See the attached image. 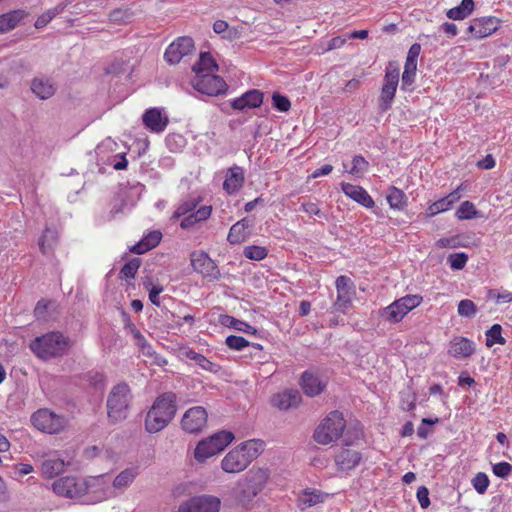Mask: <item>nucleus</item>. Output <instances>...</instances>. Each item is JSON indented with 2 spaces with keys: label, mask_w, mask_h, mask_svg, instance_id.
I'll return each instance as SVG.
<instances>
[{
  "label": "nucleus",
  "mask_w": 512,
  "mask_h": 512,
  "mask_svg": "<svg viewBox=\"0 0 512 512\" xmlns=\"http://www.w3.org/2000/svg\"><path fill=\"white\" fill-rule=\"evenodd\" d=\"M264 451V442L260 439L245 441L230 450L221 461L226 473H240Z\"/></svg>",
  "instance_id": "f257e3e1"
},
{
  "label": "nucleus",
  "mask_w": 512,
  "mask_h": 512,
  "mask_svg": "<svg viewBox=\"0 0 512 512\" xmlns=\"http://www.w3.org/2000/svg\"><path fill=\"white\" fill-rule=\"evenodd\" d=\"M177 396L173 392H165L158 396L147 412L145 429L149 433H157L164 429L174 418Z\"/></svg>",
  "instance_id": "f03ea898"
},
{
  "label": "nucleus",
  "mask_w": 512,
  "mask_h": 512,
  "mask_svg": "<svg viewBox=\"0 0 512 512\" xmlns=\"http://www.w3.org/2000/svg\"><path fill=\"white\" fill-rule=\"evenodd\" d=\"M73 341L60 332H49L29 344L31 351L42 360H49L68 353Z\"/></svg>",
  "instance_id": "7ed1b4c3"
},
{
  "label": "nucleus",
  "mask_w": 512,
  "mask_h": 512,
  "mask_svg": "<svg viewBox=\"0 0 512 512\" xmlns=\"http://www.w3.org/2000/svg\"><path fill=\"white\" fill-rule=\"evenodd\" d=\"M132 402V393L128 384L121 382L113 386L107 396V415L112 423H118L128 417Z\"/></svg>",
  "instance_id": "20e7f679"
},
{
  "label": "nucleus",
  "mask_w": 512,
  "mask_h": 512,
  "mask_svg": "<svg viewBox=\"0 0 512 512\" xmlns=\"http://www.w3.org/2000/svg\"><path fill=\"white\" fill-rule=\"evenodd\" d=\"M346 427L343 414L337 410L331 411L316 427L313 439L320 445H328L341 438Z\"/></svg>",
  "instance_id": "39448f33"
},
{
  "label": "nucleus",
  "mask_w": 512,
  "mask_h": 512,
  "mask_svg": "<svg viewBox=\"0 0 512 512\" xmlns=\"http://www.w3.org/2000/svg\"><path fill=\"white\" fill-rule=\"evenodd\" d=\"M267 479L268 473L265 469H251L247 473L245 479L238 483V489L236 492L237 500L243 506L250 504L253 499L262 491Z\"/></svg>",
  "instance_id": "423d86ee"
},
{
  "label": "nucleus",
  "mask_w": 512,
  "mask_h": 512,
  "mask_svg": "<svg viewBox=\"0 0 512 512\" xmlns=\"http://www.w3.org/2000/svg\"><path fill=\"white\" fill-rule=\"evenodd\" d=\"M103 476L83 480L74 476L61 477L52 484L53 491L62 497L79 498L87 493L96 483H100Z\"/></svg>",
  "instance_id": "0eeeda50"
},
{
  "label": "nucleus",
  "mask_w": 512,
  "mask_h": 512,
  "mask_svg": "<svg viewBox=\"0 0 512 512\" xmlns=\"http://www.w3.org/2000/svg\"><path fill=\"white\" fill-rule=\"evenodd\" d=\"M199 202L200 200L196 198L183 201L177 206L172 214L171 219L178 221L183 217L181 224H198L200 222L206 221L212 213V206L202 205L197 208Z\"/></svg>",
  "instance_id": "6e6552de"
},
{
  "label": "nucleus",
  "mask_w": 512,
  "mask_h": 512,
  "mask_svg": "<svg viewBox=\"0 0 512 512\" xmlns=\"http://www.w3.org/2000/svg\"><path fill=\"white\" fill-rule=\"evenodd\" d=\"M234 439V434L229 431H219L212 436L200 441L194 451V457L198 462L223 451Z\"/></svg>",
  "instance_id": "1a4fd4ad"
},
{
  "label": "nucleus",
  "mask_w": 512,
  "mask_h": 512,
  "mask_svg": "<svg viewBox=\"0 0 512 512\" xmlns=\"http://www.w3.org/2000/svg\"><path fill=\"white\" fill-rule=\"evenodd\" d=\"M400 69L397 62L390 61L385 68L384 82L379 96V109L381 112L388 111L394 101L398 83Z\"/></svg>",
  "instance_id": "9d476101"
},
{
  "label": "nucleus",
  "mask_w": 512,
  "mask_h": 512,
  "mask_svg": "<svg viewBox=\"0 0 512 512\" xmlns=\"http://www.w3.org/2000/svg\"><path fill=\"white\" fill-rule=\"evenodd\" d=\"M33 426L48 434H58L68 425V419L64 415L57 414L47 408L39 409L31 416Z\"/></svg>",
  "instance_id": "9b49d317"
},
{
  "label": "nucleus",
  "mask_w": 512,
  "mask_h": 512,
  "mask_svg": "<svg viewBox=\"0 0 512 512\" xmlns=\"http://www.w3.org/2000/svg\"><path fill=\"white\" fill-rule=\"evenodd\" d=\"M337 297L331 306L332 313L346 314L352 308V299L355 295L353 281L344 275L339 276L335 281Z\"/></svg>",
  "instance_id": "f8f14e48"
},
{
  "label": "nucleus",
  "mask_w": 512,
  "mask_h": 512,
  "mask_svg": "<svg viewBox=\"0 0 512 512\" xmlns=\"http://www.w3.org/2000/svg\"><path fill=\"white\" fill-rule=\"evenodd\" d=\"M191 84L196 91L208 96L224 94L228 89L224 79L212 73L195 75Z\"/></svg>",
  "instance_id": "ddd939ff"
},
{
  "label": "nucleus",
  "mask_w": 512,
  "mask_h": 512,
  "mask_svg": "<svg viewBox=\"0 0 512 512\" xmlns=\"http://www.w3.org/2000/svg\"><path fill=\"white\" fill-rule=\"evenodd\" d=\"M190 262L193 270L209 281H216L221 276L216 263L204 251H193L190 254Z\"/></svg>",
  "instance_id": "4468645a"
},
{
  "label": "nucleus",
  "mask_w": 512,
  "mask_h": 512,
  "mask_svg": "<svg viewBox=\"0 0 512 512\" xmlns=\"http://www.w3.org/2000/svg\"><path fill=\"white\" fill-rule=\"evenodd\" d=\"M500 27V20L494 16L475 18L467 27V40L482 39L492 35Z\"/></svg>",
  "instance_id": "2eb2a0df"
},
{
  "label": "nucleus",
  "mask_w": 512,
  "mask_h": 512,
  "mask_svg": "<svg viewBox=\"0 0 512 512\" xmlns=\"http://www.w3.org/2000/svg\"><path fill=\"white\" fill-rule=\"evenodd\" d=\"M194 50L193 39L189 36H181L166 48L164 59L169 64H178L184 57L192 54Z\"/></svg>",
  "instance_id": "dca6fc26"
},
{
  "label": "nucleus",
  "mask_w": 512,
  "mask_h": 512,
  "mask_svg": "<svg viewBox=\"0 0 512 512\" xmlns=\"http://www.w3.org/2000/svg\"><path fill=\"white\" fill-rule=\"evenodd\" d=\"M220 501L212 496L194 497L182 503L178 512H218Z\"/></svg>",
  "instance_id": "f3484780"
},
{
  "label": "nucleus",
  "mask_w": 512,
  "mask_h": 512,
  "mask_svg": "<svg viewBox=\"0 0 512 512\" xmlns=\"http://www.w3.org/2000/svg\"><path fill=\"white\" fill-rule=\"evenodd\" d=\"M207 423L205 408L196 406L188 409L181 420L182 428L189 433L199 432Z\"/></svg>",
  "instance_id": "a211bd4d"
},
{
  "label": "nucleus",
  "mask_w": 512,
  "mask_h": 512,
  "mask_svg": "<svg viewBox=\"0 0 512 512\" xmlns=\"http://www.w3.org/2000/svg\"><path fill=\"white\" fill-rule=\"evenodd\" d=\"M142 121L145 127L154 133L163 132L169 123L168 117L163 115L159 108L147 109L142 116Z\"/></svg>",
  "instance_id": "6ab92c4d"
},
{
  "label": "nucleus",
  "mask_w": 512,
  "mask_h": 512,
  "mask_svg": "<svg viewBox=\"0 0 512 512\" xmlns=\"http://www.w3.org/2000/svg\"><path fill=\"white\" fill-rule=\"evenodd\" d=\"M245 175L242 167L234 165L227 169L223 189L230 195L237 193L244 184Z\"/></svg>",
  "instance_id": "aec40b11"
},
{
  "label": "nucleus",
  "mask_w": 512,
  "mask_h": 512,
  "mask_svg": "<svg viewBox=\"0 0 512 512\" xmlns=\"http://www.w3.org/2000/svg\"><path fill=\"white\" fill-rule=\"evenodd\" d=\"M300 385L303 392L309 397H315L321 394L326 387V383L312 371L303 372Z\"/></svg>",
  "instance_id": "412c9836"
},
{
  "label": "nucleus",
  "mask_w": 512,
  "mask_h": 512,
  "mask_svg": "<svg viewBox=\"0 0 512 512\" xmlns=\"http://www.w3.org/2000/svg\"><path fill=\"white\" fill-rule=\"evenodd\" d=\"M263 103V93L253 89L244 93L242 96L234 99L231 106L235 110H245L260 107Z\"/></svg>",
  "instance_id": "4be33fe9"
},
{
  "label": "nucleus",
  "mask_w": 512,
  "mask_h": 512,
  "mask_svg": "<svg viewBox=\"0 0 512 512\" xmlns=\"http://www.w3.org/2000/svg\"><path fill=\"white\" fill-rule=\"evenodd\" d=\"M302 400L301 394L298 390L290 389L273 396V406L281 409L288 410L297 407Z\"/></svg>",
  "instance_id": "5701e85b"
},
{
  "label": "nucleus",
  "mask_w": 512,
  "mask_h": 512,
  "mask_svg": "<svg viewBox=\"0 0 512 512\" xmlns=\"http://www.w3.org/2000/svg\"><path fill=\"white\" fill-rule=\"evenodd\" d=\"M341 189L346 196L350 197L364 207L371 208L374 206L372 197L363 187L350 183H342Z\"/></svg>",
  "instance_id": "b1692460"
},
{
  "label": "nucleus",
  "mask_w": 512,
  "mask_h": 512,
  "mask_svg": "<svg viewBox=\"0 0 512 512\" xmlns=\"http://www.w3.org/2000/svg\"><path fill=\"white\" fill-rule=\"evenodd\" d=\"M475 351L474 344L471 340L465 337H455L451 342L448 349L449 355L454 358H468Z\"/></svg>",
  "instance_id": "393cba45"
},
{
  "label": "nucleus",
  "mask_w": 512,
  "mask_h": 512,
  "mask_svg": "<svg viewBox=\"0 0 512 512\" xmlns=\"http://www.w3.org/2000/svg\"><path fill=\"white\" fill-rule=\"evenodd\" d=\"M459 188L452 191L447 196L433 202L426 209L427 216H434L441 212L449 210L460 199Z\"/></svg>",
  "instance_id": "a878e982"
},
{
  "label": "nucleus",
  "mask_w": 512,
  "mask_h": 512,
  "mask_svg": "<svg viewBox=\"0 0 512 512\" xmlns=\"http://www.w3.org/2000/svg\"><path fill=\"white\" fill-rule=\"evenodd\" d=\"M361 460V454L352 449H342L335 457L337 467L342 471L354 469Z\"/></svg>",
  "instance_id": "bb28decb"
},
{
  "label": "nucleus",
  "mask_w": 512,
  "mask_h": 512,
  "mask_svg": "<svg viewBox=\"0 0 512 512\" xmlns=\"http://www.w3.org/2000/svg\"><path fill=\"white\" fill-rule=\"evenodd\" d=\"M162 239V233L159 230H153L144 236L139 242L130 247V252L135 254H144L155 248Z\"/></svg>",
  "instance_id": "cd10ccee"
},
{
  "label": "nucleus",
  "mask_w": 512,
  "mask_h": 512,
  "mask_svg": "<svg viewBox=\"0 0 512 512\" xmlns=\"http://www.w3.org/2000/svg\"><path fill=\"white\" fill-rule=\"evenodd\" d=\"M66 463L63 459L53 456L42 461L41 473L45 478H53L65 469Z\"/></svg>",
  "instance_id": "c85d7f7f"
},
{
  "label": "nucleus",
  "mask_w": 512,
  "mask_h": 512,
  "mask_svg": "<svg viewBox=\"0 0 512 512\" xmlns=\"http://www.w3.org/2000/svg\"><path fill=\"white\" fill-rule=\"evenodd\" d=\"M195 75L212 73L218 70L215 59L209 52H201L199 60L192 66Z\"/></svg>",
  "instance_id": "c756f323"
},
{
  "label": "nucleus",
  "mask_w": 512,
  "mask_h": 512,
  "mask_svg": "<svg viewBox=\"0 0 512 512\" xmlns=\"http://www.w3.org/2000/svg\"><path fill=\"white\" fill-rule=\"evenodd\" d=\"M402 307L400 300L397 299L392 304L382 309L380 316L391 323H398L408 314V311L404 308L402 309Z\"/></svg>",
  "instance_id": "7c9ffc66"
},
{
  "label": "nucleus",
  "mask_w": 512,
  "mask_h": 512,
  "mask_svg": "<svg viewBox=\"0 0 512 512\" xmlns=\"http://www.w3.org/2000/svg\"><path fill=\"white\" fill-rule=\"evenodd\" d=\"M32 92L40 99H48L55 93V87L49 79L35 78L31 84Z\"/></svg>",
  "instance_id": "2f4dec72"
},
{
  "label": "nucleus",
  "mask_w": 512,
  "mask_h": 512,
  "mask_svg": "<svg viewBox=\"0 0 512 512\" xmlns=\"http://www.w3.org/2000/svg\"><path fill=\"white\" fill-rule=\"evenodd\" d=\"M23 10H13L0 15V34L14 29L24 18Z\"/></svg>",
  "instance_id": "473e14b6"
},
{
  "label": "nucleus",
  "mask_w": 512,
  "mask_h": 512,
  "mask_svg": "<svg viewBox=\"0 0 512 512\" xmlns=\"http://www.w3.org/2000/svg\"><path fill=\"white\" fill-rule=\"evenodd\" d=\"M328 494L322 493L318 490H305L298 498V506L301 509L315 506L324 502Z\"/></svg>",
  "instance_id": "72a5a7b5"
},
{
  "label": "nucleus",
  "mask_w": 512,
  "mask_h": 512,
  "mask_svg": "<svg viewBox=\"0 0 512 512\" xmlns=\"http://www.w3.org/2000/svg\"><path fill=\"white\" fill-rule=\"evenodd\" d=\"M474 10L473 0H462L460 5L449 9L446 16L452 20H463L467 18Z\"/></svg>",
  "instance_id": "f704fd0d"
},
{
  "label": "nucleus",
  "mask_w": 512,
  "mask_h": 512,
  "mask_svg": "<svg viewBox=\"0 0 512 512\" xmlns=\"http://www.w3.org/2000/svg\"><path fill=\"white\" fill-rule=\"evenodd\" d=\"M220 322L222 325H224L226 327H230V328H233L235 330H238V331H241V332H244L247 334L254 335L257 332L255 327L251 326L250 324H248L244 321H241L232 316H229V315H222L220 318Z\"/></svg>",
  "instance_id": "c9c22d12"
},
{
  "label": "nucleus",
  "mask_w": 512,
  "mask_h": 512,
  "mask_svg": "<svg viewBox=\"0 0 512 512\" xmlns=\"http://www.w3.org/2000/svg\"><path fill=\"white\" fill-rule=\"evenodd\" d=\"M386 198L392 209L402 210L407 204L405 193L395 186L389 188Z\"/></svg>",
  "instance_id": "e433bc0d"
},
{
  "label": "nucleus",
  "mask_w": 512,
  "mask_h": 512,
  "mask_svg": "<svg viewBox=\"0 0 512 512\" xmlns=\"http://www.w3.org/2000/svg\"><path fill=\"white\" fill-rule=\"evenodd\" d=\"M185 356L190 360H194L196 364H198L202 369L206 371L212 373H217L219 371V366L217 364L211 362L204 355L199 354L193 350H187L185 352Z\"/></svg>",
  "instance_id": "4c0bfd02"
},
{
  "label": "nucleus",
  "mask_w": 512,
  "mask_h": 512,
  "mask_svg": "<svg viewBox=\"0 0 512 512\" xmlns=\"http://www.w3.org/2000/svg\"><path fill=\"white\" fill-rule=\"evenodd\" d=\"M129 329L133 336V339L135 340V344L137 345L139 350L142 352V354L144 356L152 357L154 353H153L151 345L147 342L146 338L135 327V325L130 324Z\"/></svg>",
  "instance_id": "58836bf2"
},
{
  "label": "nucleus",
  "mask_w": 512,
  "mask_h": 512,
  "mask_svg": "<svg viewBox=\"0 0 512 512\" xmlns=\"http://www.w3.org/2000/svg\"><path fill=\"white\" fill-rule=\"evenodd\" d=\"M57 234L56 231L47 227L41 238L39 239V247L43 254L47 255L53 250V246L56 243Z\"/></svg>",
  "instance_id": "ea45409f"
},
{
  "label": "nucleus",
  "mask_w": 512,
  "mask_h": 512,
  "mask_svg": "<svg viewBox=\"0 0 512 512\" xmlns=\"http://www.w3.org/2000/svg\"><path fill=\"white\" fill-rule=\"evenodd\" d=\"M506 340L502 337V327L499 324H494L486 331V346L492 347L494 344L504 345Z\"/></svg>",
  "instance_id": "a19ab883"
},
{
  "label": "nucleus",
  "mask_w": 512,
  "mask_h": 512,
  "mask_svg": "<svg viewBox=\"0 0 512 512\" xmlns=\"http://www.w3.org/2000/svg\"><path fill=\"white\" fill-rule=\"evenodd\" d=\"M456 216L459 220H470L477 218L479 216V211L472 202L464 201L457 209Z\"/></svg>",
  "instance_id": "79ce46f5"
},
{
  "label": "nucleus",
  "mask_w": 512,
  "mask_h": 512,
  "mask_svg": "<svg viewBox=\"0 0 512 512\" xmlns=\"http://www.w3.org/2000/svg\"><path fill=\"white\" fill-rule=\"evenodd\" d=\"M248 228L249 226H231L227 240L231 244H240L246 241L250 234Z\"/></svg>",
  "instance_id": "37998d69"
},
{
  "label": "nucleus",
  "mask_w": 512,
  "mask_h": 512,
  "mask_svg": "<svg viewBox=\"0 0 512 512\" xmlns=\"http://www.w3.org/2000/svg\"><path fill=\"white\" fill-rule=\"evenodd\" d=\"M136 473L132 469H126L120 472L113 481V487L123 489L129 486L135 479Z\"/></svg>",
  "instance_id": "c03bdc74"
},
{
  "label": "nucleus",
  "mask_w": 512,
  "mask_h": 512,
  "mask_svg": "<svg viewBox=\"0 0 512 512\" xmlns=\"http://www.w3.org/2000/svg\"><path fill=\"white\" fill-rule=\"evenodd\" d=\"M417 64L405 62L402 74V89L410 87L415 80Z\"/></svg>",
  "instance_id": "a18cd8bd"
},
{
  "label": "nucleus",
  "mask_w": 512,
  "mask_h": 512,
  "mask_svg": "<svg viewBox=\"0 0 512 512\" xmlns=\"http://www.w3.org/2000/svg\"><path fill=\"white\" fill-rule=\"evenodd\" d=\"M369 168V162L361 155H356L352 160V166L348 173L354 176H360Z\"/></svg>",
  "instance_id": "49530a36"
},
{
  "label": "nucleus",
  "mask_w": 512,
  "mask_h": 512,
  "mask_svg": "<svg viewBox=\"0 0 512 512\" xmlns=\"http://www.w3.org/2000/svg\"><path fill=\"white\" fill-rule=\"evenodd\" d=\"M140 265L141 260L139 258H133L122 267L120 274L125 279H133L135 278Z\"/></svg>",
  "instance_id": "de8ad7c7"
},
{
  "label": "nucleus",
  "mask_w": 512,
  "mask_h": 512,
  "mask_svg": "<svg viewBox=\"0 0 512 512\" xmlns=\"http://www.w3.org/2000/svg\"><path fill=\"white\" fill-rule=\"evenodd\" d=\"M487 298L489 300H494L496 304H503V303H511L512 302V292L503 290L501 292L490 289L487 294Z\"/></svg>",
  "instance_id": "09e8293b"
},
{
  "label": "nucleus",
  "mask_w": 512,
  "mask_h": 512,
  "mask_svg": "<svg viewBox=\"0 0 512 512\" xmlns=\"http://www.w3.org/2000/svg\"><path fill=\"white\" fill-rule=\"evenodd\" d=\"M468 261V255L464 252L453 253L448 257V262L453 270H461Z\"/></svg>",
  "instance_id": "8fccbe9b"
},
{
  "label": "nucleus",
  "mask_w": 512,
  "mask_h": 512,
  "mask_svg": "<svg viewBox=\"0 0 512 512\" xmlns=\"http://www.w3.org/2000/svg\"><path fill=\"white\" fill-rule=\"evenodd\" d=\"M477 312L476 305L472 300L464 299L458 304V314L462 317H473Z\"/></svg>",
  "instance_id": "3c124183"
},
{
  "label": "nucleus",
  "mask_w": 512,
  "mask_h": 512,
  "mask_svg": "<svg viewBox=\"0 0 512 512\" xmlns=\"http://www.w3.org/2000/svg\"><path fill=\"white\" fill-rule=\"evenodd\" d=\"M244 255L248 259L260 261L267 256V250L260 246H248L244 249Z\"/></svg>",
  "instance_id": "603ef678"
},
{
  "label": "nucleus",
  "mask_w": 512,
  "mask_h": 512,
  "mask_svg": "<svg viewBox=\"0 0 512 512\" xmlns=\"http://www.w3.org/2000/svg\"><path fill=\"white\" fill-rule=\"evenodd\" d=\"M272 103L274 108L281 112H287L291 108V102L289 98L279 93H273Z\"/></svg>",
  "instance_id": "864d4df0"
},
{
  "label": "nucleus",
  "mask_w": 512,
  "mask_h": 512,
  "mask_svg": "<svg viewBox=\"0 0 512 512\" xmlns=\"http://www.w3.org/2000/svg\"><path fill=\"white\" fill-rule=\"evenodd\" d=\"M472 484H473L474 489L479 494H484L489 486L488 476L483 472H479L473 478Z\"/></svg>",
  "instance_id": "5fc2aeb1"
},
{
  "label": "nucleus",
  "mask_w": 512,
  "mask_h": 512,
  "mask_svg": "<svg viewBox=\"0 0 512 512\" xmlns=\"http://www.w3.org/2000/svg\"><path fill=\"white\" fill-rule=\"evenodd\" d=\"M225 343L230 349L236 351H240L250 344L245 338L236 335L228 336L225 340Z\"/></svg>",
  "instance_id": "6e6d98bb"
},
{
  "label": "nucleus",
  "mask_w": 512,
  "mask_h": 512,
  "mask_svg": "<svg viewBox=\"0 0 512 512\" xmlns=\"http://www.w3.org/2000/svg\"><path fill=\"white\" fill-rule=\"evenodd\" d=\"M131 16L129 9H115L109 14V19L114 23L122 24L128 22Z\"/></svg>",
  "instance_id": "4d7b16f0"
},
{
  "label": "nucleus",
  "mask_w": 512,
  "mask_h": 512,
  "mask_svg": "<svg viewBox=\"0 0 512 512\" xmlns=\"http://www.w3.org/2000/svg\"><path fill=\"white\" fill-rule=\"evenodd\" d=\"M61 9L59 8H53L49 9L46 12H44L42 15H40L36 21H35V27L37 29H41L45 27L59 12Z\"/></svg>",
  "instance_id": "13d9d810"
},
{
  "label": "nucleus",
  "mask_w": 512,
  "mask_h": 512,
  "mask_svg": "<svg viewBox=\"0 0 512 512\" xmlns=\"http://www.w3.org/2000/svg\"><path fill=\"white\" fill-rule=\"evenodd\" d=\"M399 300L400 304L403 306L402 309L404 308L409 313L411 310L420 305L422 297L419 295H406L401 297Z\"/></svg>",
  "instance_id": "bf43d9fd"
},
{
  "label": "nucleus",
  "mask_w": 512,
  "mask_h": 512,
  "mask_svg": "<svg viewBox=\"0 0 512 512\" xmlns=\"http://www.w3.org/2000/svg\"><path fill=\"white\" fill-rule=\"evenodd\" d=\"M492 471L499 478H507L512 472V465L508 462H500L493 465Z\"/></svg>",
  "instance_id": "052dcab7"
},
{
  "label": "nucleus",
  "mask_w": 512,
  "mask_h": 512,
  "mask_svg": "<svg viewBox=\"0 0 512 512\" xmlns=\"http://www.w3.org/2000/svg\"><path fill=\"white\" fill-rule=\"evenodd\" d=\"M439 248H456L458 246H465L466 243L460 237L441 238L436 242Z\"/></svg>",
  "instance_id": "680f3d73"
},
{
  "label": "nucleus",
  "mask_w": 512,
  "mask_h": 512,
  "mask_svg": "<svg viewBox=\"0 0 512 512\" xmlns=\"http://www.w3.org/2000/svg\"><path fill=\"white\" fill-rule=\"evenodd\" d=\"M51 304V302H46L44 300H41L37 303L35 309H34V315L38 320H47L48 319V306Z\"/></svg>",
  "instance_id": "e2e57ef3"
},
{
  "label": "nucleus",
  "mask_w": 512,
  "mask_h": 512,
  "mask_svg": "<svg viewBox=\"0 0 512 512\" xmlns=\"http://www.w3.org/2000/svg\"><path fill=\"white\" fill-rule=\"evenodd\" d=\"M417 499L420 504V506L423 509H426L430 505V499H429V490L425 486H420L417 490Z\"/></svg>",
  "instance_id": "0e129e2a"
},
{
  "label": "nucleus",
  "mask_w": 512,
  "mask_h": 512,
  "mask_svg": "<svg viewBox=\"0 0 512 512\" xmlns=\"http://www.w3.org/2000/svg\"><path fill=\"white\" fill-rule=\"evenodd\" d=\"M420 52H421V45L419 43L412 44L407 53L405 62L417 64Z\"/></svg>",
  "instance_id": "69168bd1"
},
{
  "label": "nucleus",
  "mask_w": 512,
  "mask_h": 512,
  "mask_svg": "<svg viewBox=\"0 0 512 512\" xmlns=\"http://www.w3.org/2000/svg\"><path fill=\"white\" fill-rule=\"evenodd\" d=\"M496 161L491 154H487L483 159L479 160L476 166L479 169L489 170L494 168Z\"/></svg>",
  "instance_id": "338daca9"
},
{
  "label": "nucleus",
  "mask_w": 512,
  "mask_h": 512,
  "mask_svg": "<svg viewBox=\"0 0 512 512\" xmlns=\"http://www.w3.org/2000/svg\"><path fill=\"white\" fill-rule=\"evenodd\" d=\"M346 41H347V37H344V36L333 37L332 39L329 40L325 50L330 51V50L341 48L346 43Z\"/></svg>",
  "instance_id": "774afa93"
}]
</instances>
